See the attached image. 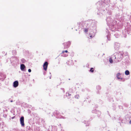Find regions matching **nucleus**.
<instances>
[{
  "label": "nucleus",
  "instance_id": "14",
  "mask_svg": "<svg viewBox=\"0 0 131 131\" xmlns=\"http://www.w3.org/2000/svg\"><path fill=\"white\" fill-rule=\"evenodd\" d=\"M90 37H92V36H90Z\"/></svg>",
  "mask_w": 131,
  "mask_h": 131
},
{
  "label": "nucleus",
  "instance_id": "8",
  "mask_svg": "<svg viewBox=\"0 0 131 131\" xmlns=\"http://www.w3.org/2000/svg\"><path fill=\"white\" fill-rule=\"evenodd\" d=\"M88 31V29L87 28H85L84 29V31L86 33Z\"/></svg>",
  "mask_w": 131,
  "mask_h": 131
},
{
  "label": "nucleus",
  "instance_id": "3",
  "mask_svg": "<svg viewBox=\"0 0 131 131\" xmlns=\"http://www.w3.org/2000/svg\"><path fill=\"white\" fill-rule=\"evenodd\" d=\"M18 85V82L17 81H14L13 83V86L14 87L16 88Z\"/></svg>",
  "mask_w": 131,
  "mask_h": 131
},
{
  "label": "nucleus",
  "instance_id": "11",
  "mask_svg": "<svg viewBox=\"0 0 131 131\" xmlns=\"http://www.w3.org/2000/svg\"><path fill=\"white\" fill-rule=\"evenodd\" d=\"M68 51L67 50H65V51H63L62 52V53H63L64 52H68Z\"/></svg>",
  "mask_w": 131,
  "mask_h": 131
},
{
  "label": "nucleus",
  "instance_id": "5",
  "mask_svg": "<svg viewBox=\"0 0 131 131\" xmlns=\"http://www.w3.org/2000/svg\"><path fill=\"white\" fill-rule=\"evenodd\" d=\"M125 74L126 75H128L129 74V71L128 70H126L125 72Z\"/></svg>",
  "mask_w": 131,
  "mask_h": 131
},
{
  "label": "nucleus",
  "instance_id": "9",
  "mask_svg": "<svg viewBox=\"0 0 131 131\" xmlns=\"http://www.w3.org/2000/svg\"><path fill=\"white\" fill-rule=\"evenodd\" d=\"M79 97V96L78 95H77L75 96V98L78 99Z\"/></svg>",
  "mask_w": 131,
  "mask_h": 131
},
{
  "label": "nucleus",
  "instance_id": "2",
  "mask_svg": "<svg viewBox=\"0 0 131 131\" xmlns=\"http://www.w3.org/2000/svg\"><path fill=\"white\" fill-rule=\"evenodd\" d=\"M48 65V63L47 62H45L43 65V69L45 71L47 70Z\"/></svg>",
  "mask_w": 131,
  "mask_h": 131
},
{
  "label": "nucleus",
  "instance_id": "13",
  "mask_svg": "<svg viewBox=\"0 0 131 131\" xmlns=\"http://www.w3.org/2000/svg\"><path fill=\"white\" fill-rule=\"evenodd\" d=\"M129 123H131V121H130V122H129Z\"/></svg>",
  "mask_w": 131,
  "mask_h": 131
},
{
  "label": "nucleus",
  "instance_id": "12",
  "mask_svg": "<svg viewBox=\"0 0 131 131\" xmlns=\"http://www.w3.org/2000/svg\"><path fill=\"white\" fill-rule=\"evenodd\" d=\"M28 71L29 72H30L31 71V70L30 69H29L28 70Z\"/></svg>",
  "mask_w": 131,
  "mask_h": 131
},
{
  "label": "nucleus",
  "instance_id": "1",
  "mask_svg": "<svg viewBox=\"0 0 131 131\" xmlns=\"http://www.w3.org/2000/svg\"><path fill=\"white\" fill-rule=\"evenodd\" d=\"M20 124L22 126L24 127L25 125V124L24 123V117L23 116H22L20 119Z\"/></svg>",
  "mask_w": 131,
  "mask_h": 131
},
{
  "label": "nucleus",
  "instance_id": "7",
  "mask_svg": "<svg viewBox=\"0 0 131 131\" xmlns=\"http://www.w3.org/2000/svg\"><path fill=\"white\" fill-rule=\"evenodd\" d=\"M109 61L110 63H112L113 62V60L112 58H110V59Z\"/></svg>",
  "mask_w": 131,
  "mask_h": 131
},
{
  "label": "nucleus",
  "instance_id": "10",
  "mask_svg": "<svg viewBox=\"0 0 131 131\" xmlns=\"http://www.w3.org/2000/svg\"><path fill=\"white\" fill-rule=\"evenodd\" d=\"M93 68H91L90 70V71H91L92 72H93Z\"/></svg>",
  "mask_w": 131,
  "mask_h": 131
},
{
  "label": "nucleus",
  "instance_id": "6",
  "mask_svg": "<svg viewBox=\"0 0 131 131\" xmlns=\"http://www.w3.org/2000/svg\"><path fill=\"white\" fill-rule=\"evenodd\" d=\"M120 75V73H118L117 75V77L118 79H121V78L119 77Z\"/></svg>",
  "mask_w": 131,
  "mask_h": 131
},
{
  "label": "nucleus",
  "instance_id": "4",
  "mask_svg": "<svg viewBox=\"0 0 131 131\" xmlns=\"http://www.w3.org/2000/svg\"><path fill=\"white\" fill-rule=\"evenodd\" d=\"M20 69L22 71H23L25 67L24 64H22L20 65Z\"/></svg>",
  "mask_w": 131,
  "mask_h": 131
}]
</instances>
